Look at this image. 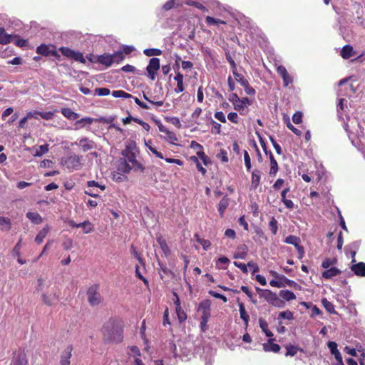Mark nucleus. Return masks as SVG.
<instances>
[{"instance_id": "obj_1", "label": "nucleus", "mask_w": 365, "mask_h": 365, "mask_svg": "<svg viewBox=\"0 0 365 365\" xmlns=\"http://www.w3.org/2000/svg\"><path fill=\"white\" fill-rule=\"evenodd\" d=\"M103 336L106 340L120 343L123 339V330L121 324L114 322H108L103 327Z\"/></svg>"}, {"instance_id": "obj_2", "label": "nucleus", "mask_w": 365, "mask_h": 365, "mask_svg": "<svg viewBox=\"0 0 365 365\" xmlns=\"http://www.w3.org/2000/svg\"><path fill=\"white\" fill-rule=\"evenodd\" d=\"M135 147L132 148L130 145H127L126 148L122 152L123 159L126 160L135 171L140 170L144 171L145 168L138 162L136 160V155L134 152Z\"/></svg>"}, {"instance_id": "obj_3", "label": "nucleus", "mask_w": 365, "mask_h": 365, "mask_svg": "<svg viewBox=\"0 0 365 365\" xmlns=\"http://www.w3.org/2000/svg\"><path fill=\"white\" fill-rule=\"evenodd\" d=\"M61 164L70 171L79 170L82 165L81 158L76 154L62 158Z\"/></svg>"}, {"instance_id": "obj_4", "label": "nucleus", "mask_w": 365, "mask_h": 365, "mask_svg": "<svg viewBox=\"0 0 365 365\" xmlns=\"http://www.w3.org/2000/svg\"><path fill=\"white\" fill-rule=\"evenodd\" d=\"M59 51L61 52L63 56L68 58L75 60L83 63H86V59L84 58L83 53L79 51H76L68 47H61Z\"/></svg>"}, {"instance_id": "obj_5", "label": "nucleus", "mask_w": 365, "mask_h": 365, "mask_svg": "<svg viewBox=\"0 0 365 365\" xmlns=\"http://www.w3.org/2000/svg\"><path fill=\"white\" fill-rule=\"evenodd\" d=\"M88 60L93 63H100L105 66L106 68L111 66L112 58L110 53H104L101 55H93L88 58Z\"/></svg>"}, {"instance_id": "obj_6", "label": "nucleus", "mask_w": 365, "mask_h": 365, "mask_svg": "<svg viewBox=\"0 0 365 365\" xmlns=\"http://www.w3.org/2000/svg\"><path fill=\"white\" fill-rule=\"evenodd\" d=\"M98 289L97 285H93L91 286L87 292L88 301L93 307L97 306L101 302V296L98 292Z\"/></svg>"}, {"instance_id": "obj_7", "label": "nucleus", "mask_w": 365, "mask_h": 365, "mask_svg": "<svg viewBox=\"0 0 365 365\" xmlns=\"http://www.w3.org/2000/svg\"><path fill=\"white\" fill-rule=\"evenodd\" d=\"M36 53L44 56H52L56 58H59L60 55L56 51V46L49 44L45 45L41 44L36 48Z\"/></svg>"}, {"instance_id": "obj_8", "label": "nucleus", "mask_w": 365, "mask_h": 365, "mask_svg": "<svg viewBox=\"0 0 365 365\" xmlns=\"http://www.w3.org/2000/svg\"><path fill=\"white\" fill-rule=\"evenodd\" d=\"M73 144L78 146L83 152L91 150L97 147L96 143L87 137L78 139Z\"/></svg>"}, {"instance_id": "obj_9", "label": "nucleus", "mask_w": 365, "mask_h": 365, "mask_svg": "<svg viewBox=\"0 0 365 365\" xmlns=\"http://www.w3.org/2000/svg\"><path fill=\"white\" fill-rule=\"evenodd\" d=\"M160 68V59L158 58H152L150 59L149 63L146 68L148 76L151 80H155L156 72Z\"/></svg>"}, {"instance_id": "obj_10", "label": "nucleus", "mask_w": 365, "mask_h": 365, "mask_svg": "<svg viewBox=\"0 0 365 365\" xmlns=\"http://www.w3.org/2000/svg\"><path fill=\"white\" fill-rule=\"evenodd\" d=\"M277 73L282 77L283 80L284 86L287 87L293 82V78L288 73L286 68L283 66H279L277 68Z\"/></svg>"}, {"instance_id": "obj_11", "label": "nucleus", "mask_w": 365, "mask_h": 365, "mask_svg": "<svg viewBox=\"0 0 365 365\" xmlns=\"http://www.w3.org/2000/svg\"><path fill=\"white\" fill-rule=\"evenodd\" d=\"M68 224L72 227L82 228L85 234L91 232L93 229L92 223L88 220L84 221L81 223H76L74 221L71 220L68 222Z\"/></svg>"}, {"instance_id": "obj_12", "label": "nucleus", "mask_w": 365, "mask_h": 365, "mask_svg": "<svg viewBox=\"0 0 365 365\" xmlns=\"http://www.w3.org/2000/svg\"><path fill=\"white\" fill-rule=\"evenodd\" d=\"M267 302L272 306L278 308H283L285 306V302L283 299H281L276 293L271 292L268 297Z\"/></svg>"}, {"instance_id": "obj_13", "label": "nucleus", "mask_w": 365, "mask_h": 365, "mask_svg": "<svg viewBox=\"0 0 365 365\" xmlns=\"http://www.w3.org/2000/svg\"><path fill=\"white\" fill-rule=\"evenodd\" d=\"M94 121H97V119H94L90 117L83 118L75 122V130H79L83 128H87L89 125H91Z\"/></svg>"}, {"instance_id": "obj_14", "label": "nucleus", "mask_w": 365, "mask_h": 365, "mask_svg": "<svg viewBox=\"0 0 365 365\" xmlns=\"http://www.w3.org/2000/svg\"><path fill=\"white\" fill-rule=\"evenodd\" d=\"M72 346H68L61 355L60 365H70V359L72 356Z\"/></svg>"}, {"instance_id": "obj_15", "label": "nucleus", "mask_w": 365, "mask_h": 365, "mask_svg": "<svg viewBox=\"0 0 365 365\" xmlns=\"http://www.w3.org/2000/svg\"><path fill=\"white\" fill-rule=\"evenodd\" d=\"M348 110L347 101L344 98H339L337 105V113L340 120H344V113Z\"/></svg>"}, {"instance_id": "obj_16", "label": "nucleus", "mask_w": 365, "mask_h": 365, "mask_svg": "<svg viewBox=\"0 0 365 365\" xmlns=\"http://www.w3.org/2000/svg\"><path fill=\"white\" fill-rule=\"evenodd\" d=\"M248 252V248L246 245H240L237 247V250L234 254L235 259H245Z\"/></svg>"}, {"instance_id": "obj_17", "label": "nucleus", "mask_w": 365, "mask_h": 365, "mask_svg": "<svg viewBox=\"0 0 365 365\" xmlns=\"http://www.w3.org/2000/svg\"><path fill=\"white\" fill-rule=\"evenodd\" d=\"M351 269L354 273L360 277H365V263L359 262L354 264L351 267Z\"/></svg>"}, {"instance_id": "obj_18", "label": "nucleus", "mask_w": 365, "mask_h": 365, "mask_svg": "<svg viewBox=\"0 0 365 365\" xmlns=\"http://www.w3.org/2000/svg\"><path fill=\"white\" fill-rule=\"evenodd\" d=\"M133 169L131 165L126 162V160L120 158L118 165V170L123 173H129Z\"/></svg>"}, {"instance_id": "obj_19", "label": "nucleus", "mask_w": 365, "mask_h": 365, "mask_svg": "<svg viewBox=\"0 0 365 365\" xmlns=\"http://www.w3.org/2000/svg\"><path fill=\"white\" fill-rule=\"evenodd\" d=\"M11 365H29L26 354L23 352L18 354L12 360Z\"/></svg>"}, {"instance_id": "obj_20", "label": "nucleus", "mask_w": 365, "mask_h": 365, "mask_svg": "<svg viewBox=\"0 0 365 365\" xmlns=\"http://www.w3.org/2000/svg\"><path fill=\"white\" fill-rule=\"evenodd\" d=\"M261 180V173L258 170H255L252 173L251 187L255 190L259 185Z\"/></svg>"}, {"instance_id": "obj_21", "label": "nucleus", "mask_w": 365, "mask_h": 365, "mask_svg": "<svg viewBox=\"0 0 365 365\" xmlns=\"http://www.w3.org/2000/svg\"><path fill=\"white\" fill-rule=\"evenodd\" d=\"M341 272V270L336 267L328 268L322 272V277L324 279H331L333 277L339 275Z\"/></svg>"}, {"instance_id": "obj_22", "label": "nucleus", "mask_w": 365, "mask_h": 365, "mask_svg": "<svg viewBox=\"0 0 365 365\" xmlns=\"http://www.w3.org/2000/svg\"><path fill=\"white\" fill-rule=\"evenodd\" d=\"M183 78V75L180 72L176 73V76L174 78L175 81H177V87L175 88V91L176 93H181L184 91Z\"/></svg>"}, {"instance_id": "obj_23", "label": "nucleus", "mask_w": 365, "mask_h": 365, "mask_svg": "<svg viewBox=\"0 0 365 365\" xmlns=\"http://www.w3.org/2000/svg\"><path fill=\"white\" fill-rule=\"evenodd\" d=\"M12 40V36L6 34L4 27L0 26V43L6 45Z\"/></svg>"}, {"instance_id": "obj_24", "label": "nucleus", "mask_w": 365, "mask_h": 365, "mask_svg": "<svg viewBox=\"0 0 365 365\" xmlns=\"http://www.w3.org/2000/svg\"><path fill=\"white\" fill-rule=\"evenodd\" d=\"M58 299V297L55 293L51 294H42V300L43 303L48 306L53 305Z\"/></svg>"}, {"instance_id": "obj_25", "label": "nucleus", "mask_w": 365, "mask_h": 365, "mask_svg": "<svg viewBox=\"0 0 365 365\" xmlns=\"http://www.w3.org/2000/svg\"><path fill=\"white\" fill-rule=\"evenodd\" d=\"M269 158L270 160V170L269 174L271 175H275L278 171V164L277 160L274 159L273 154L271 151H269Z\"/></svg>"}, {"instance_id": "obj_26", "label": "nucleus", "mask_w": 365, "mask_h": 365, "mask_svg": "<svg viewBox=\"0 0 365 365\" xmlns=\"http://www.w3.org/2000/svg\"><path fill=\"white\" fill-rule=\"evenodd\" d=\"M61 113L68 120H76L79 118V114L73 112L68 108L61 109Z\"/></svg>"}, {"instance_id": "obj_27", "label": "nucleus", "mask_w": 365, "mask_h": 365, "mask_svg": "<svg viewBox=\"0 0 365 365\" xmlns=\"http://www.w3.org/2000/svg\"><path fill=\"white\" fill-rule=\"evenodd\" d=\"M50 230V227L46 225V227H44L41 230L39 231V232L38 233V235H36V238H35V242L37 243V244H41L43 242L44 238L46 237V235H48V232Z\"/></svg>"}, {"instance_id": "obj_28", "label": "nucleus", "mask_w": 365, "mask_h": 365, "mask_svg": "<svg viewBox=\"0 0 365 365\" xmlns=\"http://www.w3.org/2000/svg\"><path fill=\"white\" fill-rule=\"evenodd\" d=\"M279 296L281 298H282L284 300L287 301V302H289L291 300L296 299L295 294L288 289L281 290L279 292Z\"/></svg>"}, {"instance_id": "obj_29", "label": "nucleus", "mask_w": 365, "mask_h": 365, "mask_svg": "<svg viewBox=\"0 0 365 365\" xmlns=\"http://www.w3.org/2000/svg\"><path fill=\"white\" fill-rule=\"evenodd\" d=\"M26 217L29 219L31 222L36 225H38L42 222V217L36 212H28L26 213Z\"/></svg>"}, {"instance_id": "obj_30", "label": "nucleus", "mask_w": 365, "mask_h": 365, "mask_svg": "<svg viewBox=\"0 0 365 365\" xmlns=\"http://www.w3.org/2000/svg\"><path fill=\"white\" fill-rule=\"evenodd\" d=\"M198 310L202 312V314L210 315V302L209 300L202 301L199 305Z\"/></svg>"}, {"instance_id": "obj_31", "label": "nucleus", "mask_w": 365, "mask_h": 365, "mask_svg": "<svg viewBox=\"0 0 365 365\" xmlns=\"http://www.w3.org/2000/svg\"><path fill=\"white\" fill-rule=\"evenodd\" d=\"M230 200L227 197H224L220 201L218 205V211L221 217H223L224 212L229 205Z\"/></svg>"}, {"instance_id": "obj_32", "label": "nucleus", "mask_w": 365, "mask_h": 365, "mask_svg": "<svg viewBox=\"0 0 365 365\" xmlns=\"http://www.w3.org/2000/svg\"><path fill=\"white\" fill-rule=\"evenodd\" d=\"M239 311L240 314V318L243 320V322L245 324V326L247 327L248 325V322L250 319V317L247 314L245 305L242 302L239 303Z\"/></svg>"}, {"instance_id": "obj_33", "label": "nucleus", "mask_w": 365, "mask_h": 365, "mask_svg": "<svg viewBox=\"0 0 365 365\" xmlns=\"http://www.w3.org/2000/svg\"><path fill=\"white\" fill-rule=\"evenodd\" d=\"M272 340V339H270L269 341V343L263 344V347H264V351H273L274 353L279 352V350H280L279 345L277 344L272 343L271 342Z\"/></svg>"}, {"instance_id": "obj_34", "label": "nucleus", "mask_w": 365, "mask_h": 365, "mask_svg": "<svg viewBox=\"0 0 365 365\" xmlns=\"http://www.w3.org/2000/svg\"><path fill=\"white\" fill-rule=\"evenodd\" d=\"M341 56L344 59L353 56V47L350 45L344 46L341 51Z\"/></svg>"}, {"instance_id": "obj_35", "label": "nucleus", "mask_w": 365, "mask_h": 365, "mask_svg": "<svg viewBox=\"0 0 365 365\" xmlns=\"http://www.w3.org/2000/svg\"><path fill=\"white\" fill-rule=\"evenodd\" d=\"M11 220L8 217H0V229L2 231H9L11 229Z\"/></svg>"}, {"instance_id": "obj_36", "label": "nucleus", "mask_w": 365, "mask_h": 365, "mask_svg": "<svg viewBox=\"0 0 365 365\" xmlns=\"http://www.w3.org/2000/svg\"><path fill=\"white\" fill-rule=\"evenodd\" d=\"M48 144L46 143L37 148H34V150H35L34 155L36 157H40L46 153L48 151Z\"/></svg>"}, {"instance_id": "obj_37", "label": "nucleus", "mask_w": 365, "mask_h": 365, "mask_svg": "<svg viewBox=\"0 0 365 365\" xmlns=\"http://www.w3.org/2000/svg\"><path fill=\"white\" fill-rule=\"evenodd\" d=\"M181 4L182 1L180 0H169L163 6V9L165 11H168Z\"/></svg>"}, {"instance_id": "obj_38", "label": "nucleus", "mask_w": 365, "mask_h": 365, "mask_svg": "<svg viewBox=\"0 0 365 365\" xmlns=\"http://www.w3.org/2000/svg\"><path fill=\"white\" fill-rule=\"evenodd\" d=\"M110 56H111V58H112V64L113 63H119L125 58L123 52L120 51L114 52L113 54H110Z\"/></svg>"}, {"instance_id": "obj_39", "label": "nucleus", "mask_w": 365, "mask_h": 365, "mask_svg": "<svg viewBox=\"0 0 365 365\" xmlns=\"http://www.w3.org/2000/svg\"><path fill=\"white\" fill-rule=\"evenodd\" d=\"M259 323L261 329L266 334L267 336L271 337L273 336L272 331L268 329V324L264 319H260Z\"/></svg>"}, {"instance_id": "obj_40", "label": "nucleus", "mask_w": 365, "mask_h": 365, "mask_svg": "<svg viewBox=\"0 0 365 365\" xmlns=\"http://www.w3.org/2000/svg\"><path fill=\"white\" fill-rule=\"evenodd\" d=\"M322 305L325 308V309L330 314H336V312L334 310V304L328 301L326 298L322 299Z\"/></svg>"}, {"instance_id": "obj_41", "label": "nucleus", "mask_w": 365, "mask_h": 365, "mask_svg": "<svg viewBox=\"0 0 365 365\" xmlns=\"http://www.w3.org/2000/svg\"><path fill=\"white\" fill-rule=\"evenodd\" d=\"M114 98H130L132 95L122 90L113 91L111 93Z\"/></svg>"}, {"instance_id": "obj_42", "label": "nucleus", "mask_w": 365, "mask_h": 365, "mask_svg": "<svg viewBox=\"0 0 365 365\" xmlns=\"http://www.w3.org/2000/svg\"><path fill=\"white\" fill-rule=\"evenodd\" d=\"M280 280H282V282L285 284V286H289L290 287H293L295 289L300 288V286L297 282H295L293 280L289 279L285 276H282V277H280Z\"/></svg>"}, {"instance_id": "obj_43", "label": "nucleus", "mask_w": 365, "mask_h": 365, "mask_svg": "<svg viewBox=\"0 0 365 365\" xmlns=\"http://www.w3.org/2000/svg\"><path fill=\"white\" fill-rule=\"evenodd\" d=\"M205 22L209 26L225 24L226 22L219 19H215L211 16H207L205 18Z\"/></svg>"}, {"instance_id": "obj_44", "label": "nucleus", "mask_w": 365, "mask_h": 365, "mask_svg": "<svg viewBox=\"0 0 365 365\" xmlns=\"http://www.w3.org/2000/svg\"><path fill=\"white\" fill-rule=\"evenodd\" d=\"M299 238L294 235H289L284 240L285 243L293 245L295 247L299 245Z\"/></svg>"}, {"instance_id": "obj_45", "label": "nucleus", "mask_w": 365, "mask_h": 365, "mask_svg": "<svg viewBox=\"0 0 365 365\" xmlns=\"http://www.w3.org/2000/svg\"><path fill=\"white\" fill-rule=\"evenodd\" d=\"M158 242L159 243L160 246V248L161 250H163V253L168 256V255H170V249L165 242V240L162 239V238H158L157 240Z\"/></svg>"}, {"instance_id": "obj_46", "label": "nucleus", "mask_w": 365, "mask_h": 365, "mask_svg": "<svg viewBox=\"0 0 365 365\" xmlns=\"http://www.w3.org/2000/svg\"><path fill=\"white\" fill-rule=\"evenodd\" d=\"M175 312L178 316V318L180 322H182L186 320L187 314L181 307V306H178V307H175Z\"/></svg>"}, {"instance_id": "obj_47", "label": "nucleus", "mask_w": 365, "mask_h": 365, "mask_svg": "<svg viewBox=\"0 0 365 365\" xmlns=\"http://www.w3.org/2000/svg\"><path fill=\"white\" fill-rule=\"evenodd\" d=\"M143 53L147 56H155L160 55L162 51L158 48H147L143 51Z\"/></svg>"}, {"instance_id": "obj_48", "label": "nucleus", "mask_w": 365, "mask_h": 365, "mask_svg": "<svg viewBox=\"0 0 365 365\" xmlns=\"http://www.w3.org/2000/svg\"><path fill=\"white\" fill-rule=\"evenodd\" d=\"M210 317V315H208L207 314L201 315L200 328L203 331H205L207 329V324L209 321Z\"/></svg>"}, {"instance_id": "obj_49", "label": "nucleus", "mask_w": 365, "mask_h": 365, "mask_svg": "<svg viewBox=\"0 0 365 365\" xmlns=\"http://www.w3.org/2000/svg\"><path fill=\"white\" fill-rule=\"evenodd\" d=\"M269 229L273 235H276L278 230L277 221L274 217H272L269 222Z\"/></svg>"}, {"instance_id": "obj_50", "label": "nucleus", "mask_w": 365, "mask_h": 365, "mask_svg": "<svg viewBox=\"0 0 365 365\" xmlns=\"http://www.w3.org/2000/svg\"><path fill=\"white\" fill-rule=\"evenodd\" d=\"M240 289L245 294H247V296L250 299L251 302L253 304L257 303V300L255 299H254V297H253V293L249 289L248 287L242 285V286H241Z\"/></svg>"}, {"instance_id": "obj_51", "label": "nucleus", "mask_w": 365, "mask_h": 365, "mask_svg": "<svg viewBox=\"0 0 365 365\" xmlns=\"http://www.w3.org/2000/svg\"><path fill=\"white\" fill-rule=\"evenodd\" d=\"M257 292L259 294V297L264 298L266 301L271 293V290L269 289H263L259 287H255Z\"/></svg>"}, {"instance_id": "obj_52", "label": "nucleus", "mask_w": 365, "mask_h": 365, "mask_svg": "<svg viewBox=\"0 0 365 365\" xmlns=\"http://www.w3.org/2000/svg\"><path fill=\"white\" fill-rule=\"evenodd\" d=\"M360 241H355L349 245L346 246L345 247V252L346 253H348V250H355L357 252L360 247Z\"/></svg>"}, {"instance_id": "obj_53", "label": "nucleus", "mask_w": 365, "mask_h": 365, "mask_svg": "<svg viewBox=\"0 0 365 365\" xmlns=\"http://www.w3.org/2000/svg\"><path fill=\"white\" fill-rule=\"evenodd\" d=\"M235 110L239 111L240 114H243L245 109L246 108L245 104L241 101V99L237 101V102L233 104Z\"/></svg>"}, {"instance_id": "obj_54", "label": "nucleus", "mask_w": 365, "mask_h": 365, "mask_svg": "<svg viewBox=\"0 0 365 365\" xmlns=\"http://www.w3.org/2000/svg\"><path fill=\"white\" fill-rule=\"evenodd\" d=\"M287 353L286 356H293L297 354V351H299V348L295 346H287Z\"/></svg>"}, {"instance_id": "obj_55", "label": "nucleus", "mask_w": 365, "mask_h": 365, "mask_svg": "<svg viewBox=\"0 0 365 365\" xmlns=\"http://www.w3.org/2000/svg\"><path fill=\"white\" fill-rule=\"evenodd\" d=\"M110 90L107 88H98L95 89V94L99 96H106L109 95Z\"/></svg>"}, {"instance_id": "obj_56", "label": "nucleus", "mask_w": 365, "mask_h": 365, "mask_svg": "<svg viewBox=\"0 0 365 365\" xmlns=\"http://www.w3.org/2000/svg\"><path fill=\"white\" fill-rule=\"evenodd\" d=\"M165 134L167 135L166 140L169 143H170L172 144H175V142L177 141V140H178L175 134L173 132L170 131L169 130H168V131L165 133Z\"/></svg>"}, {"instance_id": "obj_57", "label": "nucleus", "mask_w": 365, "mask_h": 365, "mask_svg": "<svg viewBox=\"0 0 365 365\" xmlns=\"http://www.w3.org/2000/svg\"><path fill=\"white\" fill-rule=\"evenodd\" d=\"M279 318L292 320L294 318L293 313L289 310L282 312L279 314Z\"/></svg>"}, {"instance_id": "obj_58", "label": "nucleus", "mask_w": 365, "mask_h": 365, "mask_svg": "<svg viewBox=\"0 0 365 365\" xmlns=\"http://www.w3.org/2000/svg\"><path fill=\"white\" fill-rule=\"evenodd\" d=\"M244 160L247 170L249 171L251 169V159L247 150H244Z\"/></svg>"}, {"instance_id": "obj_59", "label": "nucleus", "mask_w": 365, "mask_h": 365, "mask_svg": "<svg viewBox=\"0 0 365 365\" xmlns=\"http://www.w3.org/2000/svg\"><path fill=\"white\" fill-rule=\"evenodd\" d=\"M221 125L214 120H212V128L211 132L214 134H218L220 133Z\"/></svg>"}, {"instance_id": "obj_60", "label": "nucleus", "mask_w": 365, "mask_h": 365, "mask_svg": "<svg viewBox=\"0 0 365 365\" xmlns=\"http://www.w3.org/2000/svg\"><path fill=\"white\" fill-rule=\"evenodd\" d=\"M269 140H270L274 148L275 149L276 153L278 155H281L282 154L281 146L275 141L273 136H269Z\"/></svg>"}, {"instance_id": "obj_61", "label": "nucleus", "mask_w": 365, "mask_h": 365, "mask_svg": "<svg viewBox=\"0 0 365 365\" xmlns=\"http://www.w3.org/2000/svg\"><path fill=\"white\" fill-rule=\"evenodd\" d=\"M21 247V240H20L12 250V255L14 257H19L20 256Z\"/></svg>"}, {"instance_id": "obj_62", "label": "nucleus", "mask_w": 365, "mask_h": 365, "mask_svg": "<svg viewBox=\"0 0 365 365\" xmlns=\"http://www.w3.org/2000/svg\"><path fill=\"white\" fill-rule=\"evenodd\" d=\"M292 120L295 124H299L302 121V113L297 111L292 116Z\"/></svg>"}, {"instance_id": "obj_63", "label": "nucleus", "mask_w": 365, "mask_h": 365, "mask_svg": "<svg viewBox=\"0 0 365 365\" xmlns=\"http://www.w3.org/2000/svg\"><path fill=\"white\" fill-rule=\"evenodd\" d=\"M133 121L138 123L139 125H140L144 130H145L146 131H149L150 129V125L146 123V122H144L143 120L139 119V118H133Z\"/></svg>"}, {"instance_id": "obj_64", "label": "nucleus", "mask_w": 365, "mask_h": 365, "mask_svg": "<svg viewBox=\"0 0 365 365\" xmlns=\"http://www.w3.org/2000/svg\"><path fill=\"white\" fill-rule=\"evenodd\" d=\"M38 115L45 120H51L53 117V113L51 111L48 112H38Z\"/></svg>"}]
</instances>
